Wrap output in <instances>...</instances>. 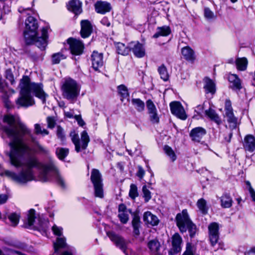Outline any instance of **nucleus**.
Returning a JSON list of instances; mask_svg holds the SVG:
<instances>
[{
  "label": "nucleus",
  "mask_w": 255,
  "mask_h": 255,
  "mask_svg": "<svg viewBox=\"0 0 255 255\" xmlns=\"http://www.w3.org/2000/svg\"><path fill=\"white\" fill-rule=\"evenodd\" d=\"M2 120L7 124V126L3 127V130L10 140L9 143L10 150L8 154L10 163L16 168L22 167V169L18 174L6 170L0 174L1 176L5 175L18 183L25 184L34 179L32 168L36 167L41 170L40 179L42 181H49L51 180L52 176H54L57 182L64 187V180L52 161H50L47 164H42L33 155L23 160V155L32 151L31 148L23 141V136L25 135L29 136L39 151L48 152L47 149L35 140L31 130L26 126L20 121H16L15 118L10 115H5Z\"/></svg>",
  "instance_id": "f257e3e1"
},
{
  "label": "nucleus",
  "mask_w": 255,
  "mask_h": 255,
  "mask_svg": "<svg viewBox=\"0 0 255 255\" xmlns=\"http://www.w3.org/2000/svg\"><path fill=\"white\" fill-rule=\"evenodd\" d=\"M19 87L20 89V96L16 100V104L20 106L28 107L34 104V100L31 93L42 101L45 102L47 95L45 93L40 84L31 83L28 76H23L21 79Z\"/></svg>",
  "instance_id": "f03ea898"
},
{
  "label": "nucleus",
  "mask_w": 255,
  "mask_h": 255,
  "mask_svg": "<svg viewBox=\"0 0 255 255\" xmlns=\"http://www.w3.org/2000/svg\"><path fill=\"white\" fill-rule=\"evenodd\" d=\"M25 28L23 34L27 44L35 42L41 49H44L47 44L48 27H43L41 30V35L37 33L38 24L36 19L33 16H28L25 22Z\"/></svg>",
  "instance_id": "7ed1b4c3"
},
{
  "label": "nucleus",
  "mask_w": 255,
  "mask_h": 255,
  "mask_svg": "<svg viewBox=\"0 0 255 255\" xmlns=\"http://www.w3.org/2000/svg\"><path fill=\"white\" fill-rule=\"evenodd\" d=\"M175 219L177 226L181 232L184 233L188 230L190 236L193 237L194 236L196 226L190 220L186 210H183L181 213L177 214Z\"/></svg>",
  "instance_id": "20e7f679"
},
{
  "label": "nucleus",
  "mask_w": 255,
  "mask_h": 255,
  "mask_svg": "<svg viewBox=\"0 0 255 255\" xmlns=\"http://www.w3.org/2000/svg\"><path fill=\"white\" fill-rule=\"evenodd\" d=\"M62 91L63 96L72 102L74 101L80 93V88L75 81L71 79H66L64 82Z\"/></svg>",
  "instance_id": "39448f33"
},
{
  "label": "nucleus",
  "mask_w": 255,
  "mask_h": 255,
  "mask_svg": "<svg viewBox=\"0 0 255 255\" xmlns=\"http://www.w3.org/2000/svg\"><path fill=\"white\" fill-rule=\"evenodd\" d=\"M70 136L72 142L75 145V150L77 152L85 149L88 146L90 141V137L86 131L84 130L82 132L80 139L79 138L78 134L74 130L70 132Z\"/></svg>",
  "instance_id": "423d86ee"
},
{
  "label": "nucleus",
  "mask_w": 255,
  "mask_h": 255,
  "mask_svg": "<svg viewBox=\"0 0 255 255\" xmlns=\"http://www.w3.org/2000/svg\"><path fill=\"white\" fill-rule=\"evenodd\" d=\"M35 215V211L34 209H31L28 211L25 227L26 228H31L32 226H34V228L37 230L45 233L47 229V223L46 222H41L38 226L34 225Z\"/></svg>",
  "instance_id": "0eeeda50"
},
{
  "label": "nucleus",
  "mask_w": 255,
  "mask_h": 255,
  "mask_svg": "<svg viewBox=\"0 0 255 255\" xmlns=\"http://www.w3.org/2000/svg\"><path fill=\"white\" fill-rule=\"evenodd\" d=\"M225 116L231 129H235L237 126V119L234 116L232 103L230 100H226L225 103Z\"/></svg>",
  "instance_id": "6e6552de"
},
{
  "label": "nucleus",
  "mask_w": 255,
  "mask_h": 255,
  "mask_svg": "<svg viewBox=\"0 0 255 255\" xmlns=\"http://www.w3.org/2000/svg\"><path fill=\"white\" fill-rule=\"evenodd\" d=\"M107 235L117 247L121 249L126 255H128L126 251L127 243L122 236L110 231L107 232Z\"/></svg>",
  "instance_id": "1a4fd4ad"
},
{
  "label": "nucleus",
  "mask_w": 255,
  "mask_h": 255,
  "mask_svg": "<svg viewBox=\"0 0 255 255\" xmlns=\"http://www.w3.org/2000/svg\"><path fill=\"white\" fill-rule=\"evenodd\" d=\"M129 48L134 56L141 58L146 55V50L143 44L138 41H132L129 43Z\"/></svg>",
  "instance_id": "9d476101"
},
{
  "label": "nucleus",
  "mask_w": 255,
  "mask_h": 255,
  "mask_svg": "<svg viewBox=\"0 0 255 255\" xmlns=\"http://www.w3.org/2000/svg\"><path fill=\"white\" fill-rule=\"evenodd\" d=\"M170 108L171 113L178 118L182 120H185L187 119V116L183 107L180 102L175 101L170 103Z\"/></svg>",
  "instance_id": "9b49d317"
},
{
  "label": "nucleus",
  "mask_w": 255,
  "mask_h": 255,
  "mask_svg": "<svg viewBox=\"0 0 255 255\" xmlns=\"http://www.w3.org/2000/svg\"><path fill=\"white\" fill-rule=\"evenodd\" d=\"M67 43L69 45L70 49L72 54L79 55L82 53L84 45L81 41L70 38L67 40Z\"/></svg>",
  "instance_id": "f8f14e48"
},
{
  "label": "nucleus",
  "mask_w": 255,
  "mask_h": 255,
  "mask_svg": "<svg viewBox=\"0 0 255 255\" xmlns=\"http://www.w3.org/2000/svg\"><path fill=\"white\" fill-rule=\"evenodd\" d=\"M209 239L211 244L214 246L219 240V226L216 223H212L208 226Z\"/></svg>",
  "instance_id": "ddd939ff"
},
{
  "label": "nucleus",
  "mask_w": 255,
  "mask_h": 255,
  "mask_svg": "<svg viewBox=\"0 0 255 255\" xmlns=\"http://www.w3.org/2000/svg\"><path fill=\"white\" fill-rule=\"evenodd\" d=\"M94 6L96 12L102 14L109 12L112 9L111 3L106 1H97L95 3Z\"/></svg>",
  "instance_id": "4468645a"
},
{
  "label": "nucleus",
  "mask_w": 255,
  "mask_h": 255,
  "mask_svg": "<svg viewBox=\"0 0 255 255\" xmlns=\"http://www.w3.org/2000/svg\"><path fill=\"white\" fill-rule=\"evenodd\" d=\"M131 211L127 209L126 206L123 204H120L118 208V218L123 224H126L129 219V215Z\"/></svg>",
  "instance_id": "2eb2a0df"
},
{
  "label": "nucleus",
  "mask_w": 255,
  "mask_h": 255,
  "mask_svg": "<svg viewBox=\"0 0 255 255\" xmlns=\"http://www.w3.org/2000/svg\"><path fill=\"white\" fill-rule=\"evenodd\" d=\"M206 133V130L202 127H197L192 129L190 133V136L192 140L200 142Z\"/></svg>",
  "instance_id": "dca6fc26"
},
{
  "label": "nucleus",
  "mask_w": 255,
  "mask_h": 255,
  "mask_svg": "<svg viewBox=\"0 0 255 255\" xmlns=\"http://www.w3.org/2000/svg\"><path fill=\"white\" fill-rule=\"evenodd\" d=\"M243 146L245 150L250 152L255 150V137L251 134L247 135L244 139Z\"/></svg>",
  "instance_id": "f3484780"
},
{
  "label": "nucleus",
  "mask_w": 255,
  "mask_h": 255,
  "mask_svg": "<svg viewBox=\"0 0 255 255\" xmlns=\"http://www.w3.org/2000/svg\"><path fill=\"white\" fill-rule=\"evenodd\" d=\"M81 35L83 38H87L91 34L93 30V26L88 20H82L81 21Z\"/></svg>",
  "instance_id": "a211bd4d"
},
{
  "label": "nucleus",
  "mask_w": 255,
  "mask_h": 255,
  "mask_svg": "<svg viewBox=\"0 0 255 255\" xmlns=\"http://www.w3.org/2000/svg\"><path fill=\"white\" fill-rule=\"evenodd\" d=\"M91 60L93 68L98 70L103 65V54L96 51H94L91 56Z\"/></svg>",
  "instance_id": "6ab92c4d"
},
{
  "label": "nucleus",
  "mask_w": 255,
  "mask_h": 255,
  "mask_svg": "<svg viewBox=\"0 0 255 255\" xmlns=\"http://www.w3.org/2000/svg\"><path fill=\"white\" fill-rule=\"evenodd\" d=\"M228 80L230 83V87L234 90H240L242 88L241 82L236 74H230Z\"/></svg>",
  "instance_id": "aec40b11"
},
{
  "label": "nucleus",
  "mask_w": 255,
  "mask_h": 255,
  "mask_svg": "<svg viewBox=\"0 0 255 255\" xmlns=\"http://www.w3.org/2000/svg\"><path fill=\"white\" fill-rule=\"evenodd\" d=\"M143 221L146 224L152 226H156L159 223L158 218L149 211H147L144 213Z\"/></svg>",
  "instance_id": "412c9836"
},
{
  "label": "nucleus",
  "mask_w": 255,
  "mask_h": 255,
  "mask_svg": "<svg viewBox=\"0 0 255 255\" xmlns=\"http://www.w3.org/2000/svg\"><path fill=\"white\" fill-rule=\"evenodd\" d=\"M68 9L76 14L82 12V2L79 0H72L67 5Z\"/></svg>",
  "instance_id": "4be33fe9"
},
{
  "label": "nucleus",
  "mask_w": 255,
  "mask_h": 255,
  "mask_svg": "<svg viewBox=\"0 0 255 255\" xmlns=\"http://www.w3.org/2000/svg\"><path fill=\"white\" fill-rule=\"evenodd\" d=\"M181 54L183 57L189 61H193L195 59V53L189 46H187L181 49Z\"/></svg>",
  "instance_id": "5701e85b"
},
{
  "label": "nucleus",
  "mask_w": 255,
  "mask_h": 255,
  "mask_svg": "<svg viewBox=\"0 0 255 255\" xmlns=\"http://www.w3.org/2000/svg\"><path fill=\"white\" fill-rule=\"evenodd\" d=\"M204 88L206 93L214 94L216 92V85L214 81L210 78L206 77L204 79Z\"/></svg>",
  "instance_id": "b1692460"
},
{
  "label": "nucleus",
  "mask_w": 255,
  "mask_h": 255,
  "mask_svg": "<svg viewBox=\"0 0 255 255\" xmlns=\"http://www.w3.org/2000/svg\"><path fill=\"white\" fill-rule=\"evenodd\" d=\"M205 115L217 125H220L221 124L222 120L214 110L209 108L208 110L205 111Z\"/></svg>",
  "instance_id": "393cba45"
},
{
  "label": "nucleus",
  "mask_w": 255,
  "mask_h": 255,
  "mask_svg": "<svg viewBox=\"0 0 255 255\" xmlns=\"http://www.w3.org/2000/svg\"><path fill=\"white\" fill-rule=\"evenodd\" d=\"M182 238L178 233L175 234L172 238V245L174 251L178 253L181 250Z\"/></svg>",
  "instance_id": "a878e982"
},
{
  "label": "nucleus",
  "mask_w": 255,
  "mask_h": 255,
  "mask_svg": "<svg viewBox=\"0 0 255 255\" xmlns=\"http://www.w3.org/2000/svg\"><path fill=\"white\" fill-rule=\"evenodd\" d=\"M171 33V29L168 26L158 27L156 33L153 35V37L156 38L159 36H167Z\"/></svg>",
  "instance_id": "bb28decb"
},
{
  "label": "nucleus",
  "mask_w": 255,
  "mask_h": 255,
  "mask_svg": "<svg viewBox=\"0 0 255 255\" xmlns=\"http://www.w3.org/2000/svg\"><path fill=\"white\" fill-rule=\"evenodd\" d=\"M91 180L93 185L102 184V175L100 171L93 169L91 172Z\"/></svg>",
  "instance_id": "cd10ccee"
},
{
  "label": "nucleus",
  "mask_w": 255,
  "mask_h": 255,
  "mask_svg": "<svg viewBox=\"0 0 255 255\" xmlns=\"http://www.w3.org/2000/svg\"><path fill=\"white\" fill-rule=\"evenodd\" d=\"M53 246L55 253L58 252L59 249L64 248L66 246V238L64 236L58 237L53 243Z\"/></svg>",
  "instance_id": "c85d7f7f"
},
{
  "label": "nucleus",
  "mask_w": 255,
  "mask_h": 255,
  "mask_svg": "<svg viewBox=\"0 0 255 255\" xmlns=\"http://www.w3.org/2000/svg\"><path fill=\"white\" fill-rule=\"evenodd\" d=\"M248 61L246 58H238L236 60L237 68L240 71H245L247 68Z\"/></svg>",
  "instance_id": "c756f323"
},
{
  "label": "nucleus",
  "mask_w": 255,
  "mask_h": 255,
  "mask_svg": "<svg viewBox=\"0 0 255 255\" xmlns=\"http://www.w3.org/2000/svg\"><path fill=\"white\" fill-rule=\"evenodd\" d=\"M132 226L133 228V232L136 235L139 234V228L140 226V218L137 214H134L132 220Z\"/></svg>",
  "instance_id": "7c9ffc66"
},
{
  "label": "nucleus",
  "mask_w": 255,
  "mask_h": 255,
  "mask_svg": "<svg viewBox=\"0 0 255 255\" xmlns=\"http://www.w3.org/2000/svg\"><path fill=\"white\" fill-rule=\"evenodd\" d=\"M160 243L157 240H153L148 243V247L152 254L156 255L160 248Z\"/></svg>",
  "instance_id": "2f4dec72"
},
{
  "label": "nucleus",
  "mask_w": 255,
  "mask_h": 255,
  "mask_svg": "<svg viewBox=\"0 0 255 255\" xmlns=\"http://www.w3.org/2000/svg\"><path fill=\"white\" fill-rule=\"evenodd\" d=\"M116 49L118 53L123 55H128L130 51L129 45L127 47L124 44L121 42L117 43Z\"/></svg>",
  "instance_id": "473e14b6"
},
{
  "label": "nucleus",
  "mask_w": 255,
  "mask_h": 255,
  "mask_svg": "<svg viewBox=\"0 0 255 255\" xmlns=\"http://www.w3.org/2000/svg\"><path fill=\"white\" fill-rule=\"evenodd\" d=\"M221 202L223 207L227 208L232 206L233 201L229 195L225 194L221 197Z\"/></svg>",
  "instance_id": "72a5a7b5"
},
{
  "label": "nucleus",
  "mask_w": 255,
  "mask_h": 255,
  "mask_svg": "<svg viewBox=\"0 0 255 255\" xmlns=\"http://www.w3.org/2000/svg\"><path fill=\"white\" fill-rule=\"evenodd\" d=\"M66 58V56L62 52H57L53 54L51 56V61L52 64H57L60 63L61 60Z\"/></svg>",
  "instance_id": "f704fd0d"
},
{
  "label": "nucleus",
  "mask_w": 255,
  "mask_h": 255,
  "mask_svg": "<svg viewBox=\"0 0 255 255\" xmlns=\"http://www.w3.org/2000/svg\"><path fill=\"white\" fill-rule=\"evenodd\" d=\"M197 206L200 212L206 214L208 212V207L206 205V201L203 198L199 199L197 202Z\"/></svg>",
  "instance_id": "c9c22d12"
},
{
  "label": "nucleus",
  "mask_w": 255,
  "mask_h": 255,
  "mask_svg": "<svg viewBox=\"0 0 255 255\" xmlns=\"http://www.w3.org/2000/svg\"><path fill=\"white\" fill-rule=\"evenodd\" d=\"M131 103L137 111H142L144 109V103L139 99H133L131 100Z\"/></svg>",
  "instance_id": "e433bc0d"
},
{
  "label": "nucleus",
  "mask_w": 255,
  "mask_h": 255,
  "mask_svg": "<svg viewBox=\"0 0 255 255\" xmlns=\"http://www.w3.org/2000/svg\"><path fill=\"white\" fill-rule=\"evenodd\" d=\"M94 187V194L96 197L102 198L104 197L103 184H99L93 185Z\"/></svg>",
  "instance_id": "4c0bfd02"
},
{
  "label": "nucleus",
  "mask_w": 255,
  "mask_h": 255,
  "mask_svg": "<svg viewBox=\"0 0 255 255\" xmlns=\"http://www.w3.org/2000/svg\"><path fill=\"white\" fill-rule=\"evenodd\" d=\"M163 149L166 154L170 158L172 162L175 161L176 155L171 147L168 145H165Z\"/></svg>",
  "instance_id": "58836bf2"
},
{
  "label": "nucleus",
  "mask_w": 255,
  "mask_h": 255,
  "mask_svg": "<svg viewBox=\"0 0 255 255\" xmlns=\"http://www.w3.org/2000/svg\"><path fill=\"white\" fill-rule=\"evenodd\" d=\"M119 94L121 95L123 101V99L127 98L129 96L127 88L124 85H121L118 87Z\"/></svg>",
  "instance_id": "ea45409f"
},
{
  "label": "nucleus",
  "mask_w": 255,
  "mask_h": 255,
  "mask_svg": "<svg viewBox=\"0 0 255 255\" xmlns=\"http://www.w3.org/2000/svg\"><path fill=\"white\" fill-rule=\"evenodd\" d=\"M158 73L160 77L164 81H167L169 78L166 67L164 65H161L158 69Z\"/></svg>",
  "instance_id": "a19ab883"
},
{
  "label": "nucleus",
  "mask_w": 255,
  "mask_h": 255,
  "mask_svg": "<svg viewBox=\"0 0 255 255\" xmlns=\"http://www.w3.org/2000/svg\"><path fill=\"white\" fill-rule=\"evenodd\" d=\"M68 149L64 148H58L56 151L58 157L61 160L63 159L68 155Z\"/></svg>",
  "instance_id": "79ce46f5"
},
{
  "label": "nucleus",
  "mask_w": 255,
  "mask_h": 255,
  "mask_svg": "<svg viewBox=\"0 0 255 255\" xmlns=\"http://www.w3.org/2000/svg\"><path fill=\"white\" fill-rule=\"evenodd\" d=\"M138 196L137 191V188L136 185L134 184H131L130 186V189L129 191V196L132 199H134Z\"/></svg>",
  "instance_id": "37998d69"
},
{
  "label": "nucleus",
  "mask_w": 255,
  "mask_h": 255,
  "mask_svg": "<svg viewBox=\"0 0 255 255\" xmlns=\"http://www.w3.org/2000/svg\"><path fill=\"white\" fill-rule=\"evenodd\" d=\"M204 16L208 20L214 19L216 18V14L208 7L204 8Z\"/></svg>",
  "instance_id": "c03bdc74"
},
{
  "label": "nucleus",
  "mask_w": 255,
  "mask_h": 255,
  "mask_svg": "<svg viewBox=\"0 0 255 255\" xmlns=\"http://www.w3.org/2000/svg\"><path fill=\"white\" fill-rule=\"evenodd\" d=\"M19 218L20 215L16 213H12L8 217V219L11 222L12 225L14 226H16L18 224Z\"/></svg>",
  "instance_id": "a18cd8bd"
},
{
  "label": "nucleus",
  "mask_w": 255,
  "mask_h": 255,
  "mask_svg": "<svg viewBox=\"0 0 255 255\" xmlns=\"http://www.w3.org/2000/svg\"><path fill=\"white\" fill-rule=\"evenodd\" d=\"M35 132L37 134H42V135H45L49 134V132L45 129H41V127L40 125L36 124L34 125Z\"/></svg>",
  "instance_id": "49530a36"
},
{
  "label": "nucleus",
  "mask_w": 255,
  "mask_h": 255,
  "mask_svg": "<svg viewBox=\"0 0 255 255\" xmlns=\"http://www.w3.org/2000/svg\"><path fill=\"white\" fill-rule=\"evenodd\" d=\"M63 228L60 226H58L56 225H54L52 227V231L55 236L59 237L63 236Z\"/></svg>",
  "instance_id": "de8ad7c7"
},
{
  "label": "nucleus",
  "mask_w": 255,
  "mask_h": 255,
  "mask_svg": "<svg viewBox=\"0 0 255 255\" xmlns=\"http://www.w3.org/2000/svg\"><path fill=\"white\" fill-rule=\"evenodd\" d=\"M142 192L143 194V198L146 202H147L151 198V193L147 188L146 185H144L142 187Z\"/></svg>",
  "instance_id": "09e8293b"
},
{
  "label": "nucleus",
  "mask_w": 255,
  "mask_h": 255,
  "mask_svg": "<svg viewBox=\"0 0 255 255\" xmlns=\"http://www.w3.org/2000/svg\"><path fill=\"white\" fill-rule=\"evenodd\" d=\"M5 77L7 80H8L10 81L11 85H13L15 83L14 76L12 74V71L11 70L7 69L6 70Z\"/></svg>",
  "instance_id": "8fccbe9b"
},
{
  "label": "nucleus",
  "mask_w": 255,
  "mask_h": 255,
  "mask_svg": "<svg viewBox=\"0 0 255 255\" xmlns=\"http://www.w3.org/2000/svg\"><path fill=\"white\" fill-rule=\"evenodd\" d=\"M146 106L148 110L149 114L154 112H157L156 107L151 100H148L147 101Z\"/></svg>",
  "instance_id": "3c124183"
},
{
  "label": "nucleus",
  "mask_w": 255,
  "mask_h": 255,
  "mask_svg": "<svg viewBox=\"0 0 255 255\" xmlns=\"http://www.w3.org/2000/svg\"><path fill=\"white\" fill-rule=\"evenodd\" d=\"M246 184L248 187V189L249 193L250 194L251 197L252 198V200L255 202V191L252 187L250 181H246Z\"/></svg>",
  "instance_id": "603ef678"
},
{
  "label": "nucleus",
  "mask_w": 255,
  "mask_h": 255,
  "mask_svg": "<svg viewBox=\"0 0 255 255\" xmlns=\"http://www.w3.org/2000/svg\"><path fill=\"white\" fill-rule=\"evenodd\" d=\"M18 11L21 13L23 14L25 13L27 15L33 14L34 13V11L33 9L29 8H24L22 7H19Z\"/></svg>",
  "instance_id": "864d4df0"
},
{
  "label": "nucleus",
  "mask_w": 255,
  "mask_h": 255,
  "mask_svg": "<svg viewBox=\"0 0 255 255\" xmlns=\"http://www.w3.org/2000/svg\"><path fill=\"white\" fill-rule=\"evenodd\" d=\"M57 135L61 141H64L65 140V135L63 129L59 126L57 127Z\"/></svg>",
  "instance_id": "5fc2aeb1"
},
{
  "label": "nucleus",
  "mask_w": 255,
  "mask_h": 255,
  "mask_svg": "<svg viewBox=\"0 0 255 255\" xmlns=\"http://www.w3.org/2000/svg\"><path fill=\"white\" fill-rule=\"evenodd\" d=\"M47 122L48 125V127L50 128H53L55 125V121L54 119L52 117H49L47 118Z\"/></svg>",
  "instance_id": "6e6d98bb"
},
{
  "label": "nucleus",
  "mask_w": 255,
  "mask_h": 255,
  "mask_svg": "<svg viewBox=\"0 0 255 255\" xmlns=\"http://www.w3.org/2000/svg\"><path fill=\"white\" fill-rule=\"evenodd\" d=\"M150 120L152 122L154 123H157L159 122V118L157 115V112H154L153 113H149Z\"/></svg>",
  "instance_id": "4d7b16f0"
},
{
  "label": "nucleus",
  "mask_w": 255,
  "mask_h": 255,
  "mask_svg": "<svg viewBox=\"0 0 255 255\" xmlns=\"http://www.w3.org/2000/svg\"><path fill=\"white\" fill-rule=\"evenodd\" d=\"M145 174V171L141 166H138V171L136 173V175L138 177H139L140 179H141Z\"/></svg>",
  "instance_id": "13d9d810"
},
{
  "label": "nucleus",
  "mask_w": 255,
  "mask_h": 255,
  "mask_svg": "<svg viewBox=\"0 0 255 255\" xmlns=\"http://www.w3.org/2000/svg\"><path fill=\"white\" fill-rule=\"evenodd\" d=\"M74 118L77 121L78 125L81 126L83 127L85 125V123L84 121L82 119L81 115H76L74 116Z\"/></svg>",
  "instance_id": "bf43d9fd"
},
{
  "label": "nucleus",
  "mask_w": 255,
  "mask_h": 255,
  "mask_svg": "<svg viewBox=\"0 0 255 255\" xmlns=\"http://www.w3.org/2000/svg\"><path fill=\"white\" fill-rule=\"evenodd\" d=\"M7 87V84L5 82L2 81L1 78L0 77V92H4L5 91V88Z\"/></svg>",
  "instance_id": "052dcab7"
},
{
  "label": "nucleus",
  "mask_w": 255,
  "mask_h": 255,
  "mask_svg": "<svg viewBox=\"0 0 255 255\" xmlns=\"http://www.w3.org/2000/svg\"><path fill=\"white\" fill-rule=\"evenodd\" d=\"M183 255H193L191 251V245L189 243L187 244L186 251L184 252Z\"/></svg>",
  "instance_id": "680f3d73"
},
{
  "label": "nucleus",
  "mask_w": 255,
  "mask_h": 255,
  "mask_svg": "<svg viewBox=\"0 0 255 255\" xmlns=\"http://www.w3.org/2000/svg\"><path fill=\"white\" fill-rule=\"evenodd\" d=\"M101 23L102 24L106 25L107 27H109L111 25V23L109 20L108 18L106 17H103L101 20Z\"/></svg>",
  "instance_id": "e2e57ef3"
},
{
  "label": "nucleus",
  "mask_w": 255,
  "mask_h": 255,
  "mask_svg": "<svg viewBox=\"0 0 255 255\" xmlns=\"http://www.w3.org/2000/svg\"><path fill=\"white\" fill-rule=\"evenodd\" d=\"M7 200V196L5 194L0 195V204L4 203Z\"/></svg>",
  "instance_id": "0e129e2a"
},
{
  "label": "nucleus",
  "mask_w": 255,
  "mask_h": 255,
  "mask_svg": "<svg viewBox=\"0 0 255 255\" xmlns=\"http://www.w3.org/2000/svg\"><path fill=\"white\" fill-rule=\"evenodd\" d=\"M65 116H66L68 118H72L73 117V115L71 113V112H65Z\"/></svg>",
  "instance_id": "69168bd1"
},
{
  "label": "nucleus",
  "mask_w": 255,
  "mask_h": 255,
  "mask_svg": "<svg viewBox=\"0 0 255 255\" xmlns=\"http://www.w3.org/2000/svg\"><path fill=\"white\" fill-rule=\"evenodd\" d=\"M232 136V133L230 132L229 133V138H225L226 141H227L228 142H229L230 141V140H231V138Z\"/></svg>",
  "instance_id": "338daca9"
},
{
  "label": "nucleus",
  "mask_w": 255,
  "mask_h": 255,
  "mask_svg": "<svg viewBox=\"0 0 255 255\" xmlns=\"http://www.w3.org/2000/svg\"><path fill=\"white\" fill-rule=\"evenodd\" d=\"M62 255H72L71 253L68 252H65Z\"/></svg>",
  "instance_id": "774afa93"
}]
</instances>
